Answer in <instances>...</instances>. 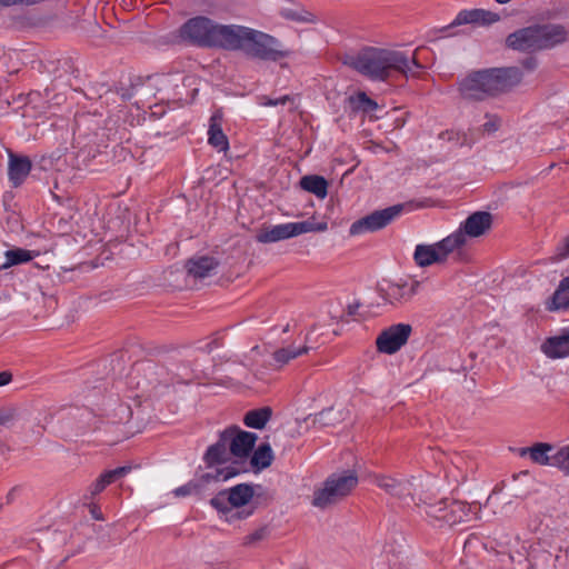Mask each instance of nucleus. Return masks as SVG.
Returning <instances> with one entry per match:
<instances>
[{
  "mask_svg": "<svg viewBox=\"0 0 569 569\" xmlns=\"http://www.w3.org/2000/svg\"><path fill=\"white\" fill-rule=\"evenodd\" d=\"M416 49L411 57L405 52L378 47H365L356 53L346 56L343 63L363 77L373 81H387L393 72L405 77H416L423 68Z\"/></svg>",
  "mask_w": 569,
  "mask_h": 569,
  "instance_id": "obj_1",
  "label": "nucleus"
},
{
  "mask_svg": "<svg viewBox=\"0 0 569 569\" xmlns=\"http://www.w3.org/2000/svg\"><path fill=\"white\" fill-rule=\"evenodd\" d=\"M522 72L516 67L473 71L465 79V99L481 100L519 84Z\"/></svg>",
  "mask_w": 569,
  "mask_h": 569,
  "instance_id": "obj_2",
  "label": "nucleus"
},
{
  "mask_svg": "<svg viewBox=\"0 0 569 569\" xmlns=\"http://www.w3.org/2000/svg\"><path fill=\"white\" fill-rule=\"evenodd\" d=\"M569 39L563 24H535L519 29L506 38V46L518 51H539L553 48Z\"/></svg>",
  "mask_w": 569,
  "mask_h": 569,
  "instance_id": "obj_3",
  "label": "nucleus"
},
{
  "mask_svg": "<svg viewBox=\"0 0 569 569\" xmlns=\"http://www.w3.org/2000/svg\"><path fill=\"white\" fill-rule=\"evenodd\" d=\"M412 493L410 500L415 503L420 516L425 517L433 526H452L460 522L462 513V502L451 501L450 512L438 515L435 512L437 491L430 478L422 479L412 477Z\"/></svg>",
  "mask_w": 569,
  "mask_h": 569,
  "instance_id": "obj_4",
  "label": "nucleus"
},
{
  "mask_svg": "<svg viewBox=\"0 0 569 569\" xmlns=\"http://www.w3.org/2000/svg\"><path fill=\"white\" fill-rule=\"evenodd\" d=\"M462 253V224L445 239L431 243H419L413 251V261L420 268L459 260Z\"/></svg>",
  "mask_w": 569,
  "mask_h": 569,
  "instance_id": "obj_5",
  "label": "nucleus"
},
{
  "mask_svg": "<svg viewBox=\"0 0 569 569\" xmlns=\"http://www.w3.org/2000/svg\"><path fill=\"white\" fill-rule=\"evenodd\" d=\"M358 485V476L352 470L330 475L322 487L316 489L312 506L327 509L348 497Z\"/></svg>",
  "mask_w": 569,
  "mask_h": 569,
  "instance_id": "obj_6",
  "label": "nucleus"
},
{
  "mask_svg": "<svg viewBox=\"0 0 569 569\" xmlns=\"http://www.w3.org/2000/svg\"><path fill=\"white\" fill-rule=\"evenodd\" d=\"M243 52L250 58L272 62H278L292 54V51L276 37L251 28L244 42Z\"/></svg>",
  "mask_w": 569,
  "mask_h": 569,
  "instance_id": "obj_7",
  "label": "nucleus"
},
{
  "mask_svg": "<svg viewBox=\"0 0 569 569\" xmlns=\"http://www.w3.org/2000/svg\"><path fill=\"white\" fill-rule=\"evenodd\" d=\"M327 228V222H316L315 219L301 222H288L273 226L271 229L261 230L256 239L260 243H271L307 232L326 231Z\"/></svg>",
  "mask_w": 569,
  "mask_h": 569,
  "instance_id": "obj_8",
  "label": "nucleus"
},
{
  "mask_svg": "<svg viewBox=\"0 0 569 569\" xmlns=\"http://www.w3.org/2000/svg\"><path fill=\"white\" fill-rule=\"evenodd\" d=\"M372 293L376 295L380 301H368L363 299V301H358L353 305H349V313L355 315L357 309L367 306H392V307H401L408 302H410L417 295L416 287H371Z\"/></svg>",
  "mask_w": 569,
  "mask_h": 569,
  "instance_id": "obj_9",
  "label": "nucleus"
},
{
  "mask_svg": "<svg viewBox=\"0 0 569 569\" xmlns=\"http://www.w3.org/2000/svg\"><path fill=\"white\" fill-rule=\"evenodd\" d=\"M402 204H396L382 210H376L370 214L355 221L349 229L351 236H359L367 232H375L387 227L402 211Z\"/></svg>",
  "mask_w": 569,
  "mask_h": 569,
  "instance_id": "obj_10",
  "label": "nucleus"
},
{
  "mask_svg": "<svg viewBox=\"0 0 569 569\" xmlns=\"http://www.w3.org/2000/svg\"><path fill=\"white\" fill-rule=\"evenodd\" d=\"M216 23L206 17L189 19L180 28V37L202 47H212Z\"/></svg>",
  "mask_w": 569,
  "mask_h": 569,
  "instance_id": "obj_11",
  "label": "nucleus"
},
{
  "mask_svg": "<svg viewBox=\"0 0 569 569\" xmlns=\"http://www.w3.org/2000/svg\"><path fill=\"white\" fill-rule=\"evenodd\" d=\"M411 332L412 327L409 323H397L388 327L377 337L378 351L386 355L396 353L407 343Z\"/></svg>",
  "mask_w": 569,
  "mask_h": 569,
  "instance_id": "obj_12",
  "label": "nucleus"
},
{
  "mask_svg": "<svg viewBox=\"0 0 569 569\" xmlns=\"http://www.w3.org/2000/svg\"><path fill=\"white\" fill-rule=\"evenodd\" d=\"M249 29L250 28L243 26H223L216 23L212 47L243 51Z\"/></svg>",
  "mask_w": 569,
  "mask_h": 569,
  "instance_id": "obj_13",
  "label": "nucleus"
},
{
  "mask_svg": "<svg viewBox=\"0 0 569 569\" xmlns=\"http://www.w3.org/2000/svg\"><path fill=\"white\" fill-rule=\"evenodd\" d=\"M238 473L239 470L233 467L216 469L214 472H207L202 475L199 480H191L186 485L176 488L173 490V495L178 498L198 495L202 491L203 485L209 483L210 481H227Z\"/></svg>",
  "mask_w": 569,
  "mask_h": 569,
  "instance_id": "obj_14",
  "label": "nucleus"
},
{
  "mask_svg": "<svg viewBox=\"0 0 569 569\" xmlns=\"http://www.w3.org/2000/svg\"><path fill=\"white\" fill-rule=\"evenodd\" d=\"M229 446L230 453L237 458H246L252 451L257 441V435L244 431L238 427H230L222 431Z\"/></svg>",
  "mask_w": 569,
  "mask_h": 569,
  "instance_id": "obj_15",
  "label": "nucleus"
},
{
  "mask_svg": "<svg viewBox=\"0 0 569 569\" xmlns=\"http://www.w3.org/2000/svg\"><path fill=\"white\" fill-rule=\"evenodd\" d=\"M375 483L399 500L406 501L411 498L413 489L412 478L409 480H397L388 476H376Z\"/></svg>",
  "mask_w": 569,
  "mask_h": 569,
  "instance_id": "obj_16",
  "label": "nucleus"
},
{
  "mask_svg": "<svg viewBox=\"0 0 569 569\" xmlns=\"http://www.w3.org/2000/svg\"><path fill=\"white\" fill-rule=\"evenodd\" d=\"M218 266L219 261L214 257L197 256L190 258L184 268L188 276L192 277L193 280H201L216 272Z\"/></svg>",
  "mask_w": 569,
  "mask_h": 569,
  "instance_id": "obj_17",
  "label": "nucleus"
},
{
  "mask_svg": "<svg viewBox=\"0 0 569 569\" xmlns=\"http://www.w3.org/2000/svg\"><path fill=\"white\" fill-rule=\"evenodd\" d=\"M316 329H317V325H313L310 328V330L306 333L303 346H301V347L289 346V347L276 350L272 355V358H273L274 362L277 363V366L279 368L283 367L287 363H289L291 360H293L302 355L308 353V351L313 348L312 346H310L311 343L315 342L312 340L311 335Z\"/></svg>",
  "mask_w": 569,
  "mask_h": 569,
  "instance_id": "obj_18",
  "label": "nucleus"
},
{
  "mask_svg": "<svg viewBox=\"0 0 569 569\" xmlns=\"http://www.w3.org/2000/svg\"><path fill=\"white\" fill-rule=\"evenodd\" d=\"M542 352L551 359H560L569 356V327L558 335L548 338L541 346Z\"/></svg>",
  "mask_w": 569,
  "mask_h": 569,
  "instance_id": "obj_19",
  "label": "nucleus"
},
{
  "mask_svg": "<svg viewBox=\"0 0 569 569\" xmlns=\"http://www.w3.org/2000/svg\"><path fill=\"white\" fill-rule=\"evenodd\" d=\"M522 458L529 457L533 463L540 466H552L555 448L550 443L537 442L531 447H523L517 450Z\"/></svg>",
  "mask_w": 569,
  "mask_h": 569,
  "instance_id": "obj_20",
  "label": "nucleus"
},
{
  "mask_svg": "<svg viewBox=\"0 0 569 569\" xmlns=\"http://www.w3.org/2000/svg\"><path fill=\"white\" fill-rule=\"evenodd\" d=\"M31 161L28 157L9 153L8 177L13 187H19L31 171Z\"/></svg>",
  "mask_w": 569,
  "mask_h": 569,
  "instance_id": "obj_21",
  "label": "nucleus"
},
{
  "mask_svg": "<svg viewBox=\"0 0 569 569\" xmlns=\"http://www.w3.org/2000/svg\"><path fill=\"white\" fill-rule=\"evenodd\" d=\"M492 224V216L486 211H477L465 220V236L481 237L488 232Z\"/></svg>",
  "mask_w": 569,
  "mask_h": 569,
  "instance_id": "obj_22",
  "label": "nucleus"
},
{
  "mask_svg": "<svg viewBox=\"0 0 569 569\" xmlns=\"http://www.w3.org/2000/svg\"><path fill=\"white\" fill-rule=\"evenodd\" d=\"M226 439L227 437H223L221 432L219 440L207 449L203 456V461L208 468L229 461L232 455L230 453V449Z\"/></svg>",
  "mask_w": 569,
  "mask_h": 569,
  "instance_id": "obj_23",
  "label": "nucleus"
},
{
  "mask_svg": "<svg viewBox=\"0 0 569 569\" xmlns=\"http://www.w3.org/2000/svg\"><path fill=\"white\" fill-rule=\"evenodd\" d=\"M221 122L222 117L219 112H216L211 116L208 130V142L218 151H227L229 148V142L227 136L222 131Z\"/></svg>",
  "mask_w": 569,
  "mask_h": 569,
  "instance_id": "obj_24",
  "label": "nucleus"
},
{
  "mask_svg": "<svg viewBox=\"0 0 569 569\" xmlns=\"http://www.w3.org/2000/svg\"><path fill=\"white\" fill-rule=\"evenodd\" d=\"M300 187L319 199H325L328 194V182L321 176L309 174L302 177L300 179Z\"/></svg>",
  "mask_w": 569,
  "mask_h": 569,
  "instance_id": "obj_25",
  "label": "nucleus"
},
{
  "mask_svg": "<svg viewBox=\"0 0 569 569\" xmlns=\"http://www.w3.org/2000/svg\"><path fill=\"white\" fill-rule=\"evenodd\" d=\"M227 493L228 501L232 509L239 508L247 505L252 499L253 488L250 485L240 483L227 490Z\"/></svg>",
  "mask_w": 569,
  "mask_h": 569,
  "instance_id": "obj_26",
  "label": "nucleus"
},
{
  "mask_svg": "<svg viewBox=\"0 0 569 569\" xmlns=\"http://www.w3.org/2000/svg\"><path fill=\"white\" fill-rule=\"evenodd\" d=\"M500 21V16L496 12L473 9L465 11V23H473L477 26L488 27Z\"/></svg>",
  "mask_w": 569,
  "mask_h": 569,
  "instance_id": "obj_27",
  "label": "nucleus"
},
{
  "mask_svg": "<svg viewBox=\"0 0 569 569\" xmlns=\"http://www.w3.org/2000/svg\"><path fill=\"white\" fill-rule=\"evenodd\" d=\"M272 410L269 407L250 410L246 413L243 422L249 428L262 429L270 420Z\"/></svg>",
  "mask_w": 569,
  "mask_h": 569,
  "instance_id": "obj_28",
  "label": "nucleus"
},
{
  "mask_svg": "<svg viewBox=\"0 0 569 569\" xmlns=\"http://www.w3.org/2000/svg\"><path fill=\"white\" fill-rule=\"evenodd\" d=\"M37 254L23 248H12L4 252V261L0 264L1 268H9L11 266L20 264L32 260Z\"/></svg>",
  "mask_w": 569,
  "mask_h": 569,
  "instance_id": "obj_29",
  "label": "nucleus"
},
{
  "mask_svg": "<svg viewBox=\"0 0 569 569\" xmlns=\"http://www.w3.org/2000/svg\"><path fill=\"white\" fill-rule=\"evenodd\" d=\"M273 460L272 449L269 443L260 445L252 453L250 463L257 470L268 468Z\"/></svg>",
  "mask_w": 569,
  "mask_h": 569,
  "instance_id": "obj_30",
  "label": "nucleus"
},
{
  "mask_svg": "<svg viewBox=\"0 0 569 569\" xmlns=\"http://www.w3.org/2000/svg\"><path fill=\"white\" fill-rule=\"evenodd\" d=\"M569 309V287H558L548 302V310H566Z\"/></svg>",
  "mask_w": 569,
  "mask_h": 569,
  "instance_id": "obj_31",
  "label": "nucleus"
},
{
  "mask_svg": "<svg viewBox=\"0 0 569 569\" xmlns=\"http://www.w3.org/2000/svg\"><path fill=\"white\" fill-rule=\"evenodd\" d=\"M281 16L291 21L300 22V23H315L317 21L315 14L305 10V9H283L281 11Z\"/></svg>",
  "mask_w": 569,
  "mask_h": 569,
  "instance_id": "obj_32",
  "label": "nucleus"
},
{
  "mask_svg": "<svg viewBox=\"0 0 569 569\" xmlns=\"http://www.w3.org/2000/svg\"><path fill=\"white\" fill-rule=\"evenodd\" d=\"M342 412L328 408L315 416V422L322 427L335 426L342 420Z\"/></svg>",
  "mask_w": 569,
  "mask_h": 569,
  "instance_id": "obj_33",
  "label": "nucleus"
},
{
  "mask_svg": "<svg viewBox=\"0 0 569 569\" xmlns=\"http://www.w3.org/2000/svg\"><path fill=\"white\" fill-rule=\"evenodd\" d=\"M552 467H557L566 476H569V445L559 448L553 453Z\"/></svg>",
  "mask_w": 569,
  "mask_h": 569,
  "instance_id": "obj_34",
  "label": "nucleus"
},
{
  "mask_svg": "<svg viewBox=\"0 0 569 569\" xmlns=\"http://www.w3.org/2000/svg\"><path fill=\"white\" fill-rule=\"evenodd\" d=\"M270 533V530L267 526L260 527L252 531L251 533L247 535L243 538L242 545L243 546H253L258 543L259 541L264 540Z\"/></svg>",
  "mask_w": 569,
  "mask_h": 569,
  "instance_id": "obj_35",
  "label": "nucleus"
},
{
  "mask_svg": "<svg viewBox=\"0 0 569 569\" xmlns=\"http://www.w3.org/2000/svg\"><path fill=\"white\" fill-rule=\"evenodd\" d=\"M211 506L221 512H231L233 509L228 501L227 490L220 491L216 497L210 500Z\"/></svg>",
  "mask_w": 569,
  "mask_h": 569,
  "instance_id": "obj_36",
  "label": "nucleus"
},
{
  "mask_svg": "<svg viewBox=\"0 0 569 569\" xmlns=\"http://www.w3.org/2000/svg\"><path fill=\"white\" fill-rule=\"evenodd\" d=\"M550 282H558V284L569 286V269L565 270L563 268H556L549 271Z\"/></svg>",
  "mask_w": 569,
  "mask_h": 569,
  "instance_id": "obj_37",
  "label": "nucleus"
},
{
  "mask_svg": "<svg viewBox=\"0 0 569 569\" xmlns=\"http://www.w3.org/2000/svg\"><path fill=\"white\" fill-rule=\"evenodd\" d=\"M569 257V237L563 240V242L558 247L557 253L552 259V263H556L562 259Z\"/></svg>",
  "mask_w": 569,
  "mask_h": 569,
  "instance_id": "obj_38",
  "label": "nucleus"
},
{
  "mask_svg": "<svg viewBox=\"0 0 569 569\" xmlns=\"http://www.w3.org/2000/svg\"><path fill=\"white\" fill-rule=\"evenodd\" d=\"M357 100L365 110H376L378 107L377 102L370 99L365 92H359Z\"/></svg>",
  "mask_w": 569,
  "mask_h": 569,
  "instance_id": "obj_39",
  "label": "nucleus"
},
{
  "mask_svg": "<svg viewBox=\"0 0 569 569\" xmlns=\"http://www.w3.org/2000/svg\"><path fill=\"white\" fill-rule=\"evenodd\" d=\"M452 500L453 499L443 498V499H440L439 501H436L435 502V505H436L435 512H437L438 515H443V513L450 512Z\"/></svg>",
  "mask_w": 569,
  "mask_h": 569,
  "instance_id": "obj_40",
  "label": "nucleus"
},
{
  "mask_svg": "<svg viewBox=\"0 0 569 569\" xmlns=\"http://www.w3.org/2000/svg\"><path fill=\"white\" fill-rule=\"evenodd\" d=\"M16 417V410L11 408L0 409V426L7 425Z\"/></svg>",
  "mask_w": 569,
  "mask_h": 569,
  "instance_id": "obj_41",
  "label": "nucleus"
},
{
  "mask_svg": "<svg viewBox=\"0 0 569 569\" xmlns=\"http://www.w3.org/2000/svg\"><path fill=\"white\" fill-rule=\"evenodd\" d=\"M461 23H462V11H460L456 16L455 20L450 24L443 27L440 31L443 33V37H448L451 34V33H449V31L456 27H459Z\"/></svg>",
  "mask_w": 569,
  "mask_h": 569,
  "instance_id": "obj_42",
  "label": "nucleus"
},
{
  "mask_svg": "<svg viewBox=\"0 0 569 569\" xmlns=\"http://www.w3.org/2000/svg\"><path fill=\"white\" fill-rule=\"evenodd\" d=\"M106 489V487L100 482L99 478L88 488V492L90 495V498H93L94 496L99 495Z\"/></svg>",
  "mask_w": 569,
  "mask_h": 569,
  "instance_id": "obj_43",
  "label": "nucleus"
},
{
  "mask_svg": "<svg viewBox=\"0 0 569 569\" xmlns=\"http://www.w3.org/2000/svg\"><path fill=\"white\" fill-rule=\"evenodd\" d=\"M132 470L131 466H122L111 470V473L116 480L126 477Z\"/></svg>",
  "mask_w": 569,
  "mask_h": 569,
  "instance_id": "obj_44",
  "label": "nucleus"
},
{
  "mask_svg": "<svg viewBox=\"0 0 569 569\" xmlns=\"http://www.w3.org/2000/svg\"><path fill=\"white\" fill-rule=\"evenodd\" d=\"M500 126V121L497 118H489L488 121L483 124V130L486 132H495Z\"/></svg>",
  "mask_w": 569,
  "mask_h": 569,
  "instance_id": "obj_45",
  "label": "nucleus"
},
{
  "mask_svg": "<svg viewBox=\"0 0 569 569\" xmlns=\"http://www.w3.org/2000/svg\"><path fill=\"white\" fill-rule=\"evenodd\" d=\"M99 480H100V482H102V485L104 487H107L110 483H112L113 481H116V478H113L111 470H108V471L103 472L102 475H100Z\"/></svg>",
  "mask_w": 569,
  "mask_h": 569,
  "instance_id": "obj_46",
  "label": "nucleus"
},
{
  "mask_svg": "<svg viewBox=\"0 0 569 569\" xmlns=\"http://www.w3.org/2000/svg\"><path fill=\"white\" fill-rule=\"evenodd\" d=\"M290 100L289 96H283L279 99H269L267 102H264L266 106L276 107L278 104H284L287 101Z\"/></svg>",
  "mask_w": 569,
  "mask_h": 569,
  "instance_id": "obj_47",
  "label": "nucleus"
},
{
  "mask_svg": "<svg viewBox=\"0 0 569 569\" xmlns=\"http://www.w3.org/2000/svg\"><path fill=\"white\" fill-rule=\"evenodd\" d=\"M481 510V506L478 502H472L469 505L468 511L473 515V519H479V512Z\"/></svg>",
  "mask_w": 569,
  "mask_h": 569,
  "instance_id": "obj_48",
  "label": "nucleus"
},
{
  "mask_svg": "<svg viewBox=\"0 0 569 569\" xmlns=\"http://www.w3.org/2000/svg\"><path fill=\"white\" fill-rule=\"evenodd\" d=\"M12 379V375L8 371L0 372V387L8 385Z\"/></svg>",
  "mask_w": 569,
  "mask_h": 569,
  "instance_id": "obj_49",
  "label": "nucleus"
},
{
  "mask_svg": "<svg viewBox=\"0 0 569 569\" xmlns=\"http://www.w3.org/2000/svg\"><path fill=\"white\" fill-rule=\"evenodd\" d=\"M171 78H172L171 76H162V77H160V78L157 80V82H158V84H160V86L167 87V86H169V84L172 82V79H171Z\"/></svg>",
  "mask_w": 569,
  "mask_h": 569,
  "instance_id": "obj_50",
  "label": "nucleus"
},
{
  "mask_svg": "<svg viewBox=\"0 0 569 569\" xmlns=\"http://www.w3.org/2000/svg\"><path fill=\"white\" fill-rule=\"evenodd\" d=\"M102 301H107L110 299V295L108 292H103L100 295Z\"/></svg>",
  "mask_w": 569,
  "mask_h": 569,
  "instance_id": "obj_51",
  "label": "nucleus"
},
{
  "mask_svg": "<svg viewBox=\"0 0 569 569\" xmlns=\"http://www.w3.org/2000/svg\"><path fill=\"white\" fill-rule=\"evenodd\" d=\"M216 347H217V346H216V342H214V341H213V342H210V343H208V345H207V351H208V352H210V351H212V349H213V348H216Z\"/></svg>",
  "mask_w": 569,
  "mask_h": 569,
  "instance_id": "obj_52",
  "label": "nucleus"
},
{
  "mask_svg": "<svg viewBox=\"0 0 569 569\" xmlns=\"http://www.w3.org/2000/svg\"><path fill=\"white\" fill-rule=\"evenodd\" d=\"M91 512H92V516H93L96 519H98V520H100V519H101L100 515H98L96 510H91Z\"/></svg>",
  "mask_w": 569,
  "mask_h": 569,
  "instance_id": "obj_53",
  "label": "nucleus"
},
{
  "mask_svg": "<svg viewBox=\"0 0 569 569\" xmlns=\"http://www.w3.org/2000/svg\"><path fill=\"white\" fill-rule=\"evenodd\" d=\"M495 1L500 4H506V3L510 2L511 0H495Z\"/></svg>",
  "mask_w": 569,
  "mask_h": 569,
  "instance_id": "obj_54",
  "label": "nucleus"
},
{
  "mask_svg": "<svg viewBox=\"0 0 569 569\" xmlns=\"http://www.w3.org/2000/svg\"><path fill=\"white\" fill-rule=\"evenodd\" d=\"M525 272H526V270L523 268H518L517 269V273L523 274Z\"/></svg>",
  "mask_w": 569,
  "mask_h": 569,
  "instance_id": "obj_55",
  "label": "nucleus"
},
{
  "mask_svg": "<svg viewBox=\"0 0 569 569\" xmlns=\"http://www.w3.org/2000/svg\"><path fill=\"white\" fill-rule=\"evenodd\" d=\"M234 516H237L238 518H242L240 511L234 512V515H232L231 517L233 518Z\"/></svg>",
  "mask_w": 569,
  "mask_h": 569,
  "instance_id": "obj_56",
  "label": "nucleus"
},
{
  "mask_svg": "<svg viewBox=\"0 0 569 569\" xmlns=\"http://www.w3.org/2000/svg\"><path fill=\"white\" fill-rule=\"evenodd\" d=\"M289 331V325H287L284 328H283V332H288Z\"/></svg>",
  "mask_w": 569,
  "mask_h": 569,
  "instance_id": "obj_57",
  "label": "nucleus"
},
{
  "mask_svg": "<svg viewBox=\"0 0 569 569\" xmlns=\"http://www.w3.org/2000/svg\"><path fill=\"white\" fill-rule=\"evenodd\" d=\"M529 68H535V63H533V62H532V63H530V64H529Z\"/></svg>",
  "mask_w": 569,
  "mask_h": 569,
  "instance_id": "obj_58",
  "label": "nucleus"
}]
</instances>
